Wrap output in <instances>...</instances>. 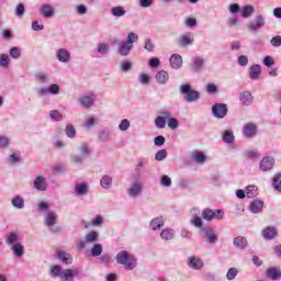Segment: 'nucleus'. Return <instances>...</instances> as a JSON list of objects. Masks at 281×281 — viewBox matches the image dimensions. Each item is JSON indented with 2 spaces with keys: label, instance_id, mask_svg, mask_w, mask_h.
<instances>
[{
  "label": "nucleus",
  "instance_id": "obj_36",
  "mask_svg": "<svg viewBox=\"0 0 281 281\" xmlns=\"http://www.w3.org/2000/svg\"><path fill=\"white\" fill-rule=\"evenodd\" d=\"M256 12V9L251 4H247L240 8V14L243 19H249Z\"/></svg>",
  "mask_w": 281,
  "mask_h": 281
},
{
  "label": "nucleus",
  "instance_id": "obj_35",
  "mask_svg": "<svg viewBox=\"0 0 281 281\" xmlns=\"http://www.w3.org/2000/svg\"><path fill=\"white\" fill-rule=\"evenodd\" d=\"M100 186L103 190H111L113 186V178L109 175H105L100 180Z\"/></svg>",
  "mask_w": 281,
  "mask_h": 281
},
{
  "label": "nucleus",
  "instance_id": "obj_61",
  "mask_svg": "<svg viewBox=\"0 0 281 281\" xmlns=\"http://www.w3.org/2000/svg\"><path fill=\"white\" fill-rule=\"evenodd\" d=\"M11 58H14L18 60V58H21V48L19 47H12L9 52Z\"/></svg>",
  "mask_w": 281,
  "mask_h": 281
},
{
  "label": "nucleus",
  "instance_id": "obj_52",
  "mask_svg": "<svg viewBox=\"0 0 281 281\" xmlns=\"http://www.w3.org/2000/svg\"><path fill=\"white\" fill-rule=\"evenodd\" d=\"M190 223L191 225H193V227H198V229L203 228V220L201 218V216L191 217Z\"/></svg>",
  "mask_w": 281,
  "mask_h": 281
},
{
  "label": "nucleus",
  "instance_id": "obj_44",
  "mask_svg": "<svg viewBox=\"0 0 281 281\" xmlns=\"http://www.w3.org/2000/svg\"><path fill=\"white\" fill-rule=\"evenodd\" d=\"M111 14L116 18L124 16L126 14V9L122 5L113 7L111 9Z\"/></svg>",
  "mask_w": 281,
  "mask_h": 281
},
{
  "label": "nucleus",
  "instance_id": "obj_34",
  "mask_svg": "<svg viewBox=\"0 0 281 281\" xmlns=\"http://www.w3.org/2000/svg\"><path fill=\"white\" fill-rule=\"evenodd\" d=\"M75 276H78V270L66 269L61 271L60 279L63 281H74Z\"/></svg>",
  "mask_w": 281,
  "mask_h": 281
},
{
  "label": "nucleus",
  "instance_id": "obj_47",
  "mask_svg": "<svg viewBox=\"0 0 281 281\" xmlns=\"http://www.w3.org/2000/svg\"><path fill=\"white\" fill-rule=\"evenodd\" d=\"M246 196L248 199H254V198L258 196V187H256V186H248L246 188Z\"/></svg>",
  "mask_w": 281,
  "mask_h": 281
},
{
  "label": "nucleus",
  "instance_id": "obj_31",
  "mask_svg": "<svg viewBox=\"0 0 281 281\" xmlns=\"http://www.w3.org/2000/svg\"><path fill=\"white\" fill-rule=\"evenodd\" d=\"M19 240H20V237L16 232H11L8 235H5V244L9 247H12V245H16L18 243H21Z\"/></svg>",
  "mask_w": 281,
  "mask_h": 281
},
{
  "label": "nucleus",
  "instance_id": "obj_45",
  "mask_svg": "<svg viewBox=\"0 0 281 281\" xmlns=\"http://www.w3.org/2000/svg\"><path fill=\"white\" fill-rule=\"evenodd\" d=\"M8 164H10L11 166L21 164V151L11 154L8 158Z\"/></svg>",
  "mask_w": 281,
  "mask_h": 281
},
{
  "label": "nucleus",
  "instance_id": "obj_19",
  "mask_svg": "<svg viewBox=\"0 0 281 281\" xmlns=\"http://www.w3.org/2000/svg\"><path fill=\"white\" fill-rule=\"evenodd\" d=\"M202 232H204L205 237H206V243H209V245H214L216 243H218V236H216V233L214 232L213 228H202Z\"/></svg>",
  "mask_w": 281,
  "mask_h": 281
},
{
  "label": "nucleus",
  "instance_id": "obj_13",
  "mask_svg": "<svg viewBox=\"0 0 281 281\" xmlns=\"http://www.w3.org/2000/svg\"><path fill=\"white\" fill-rule=\"evenodd\" d=\"M56 58L59 63H70L71 61V52L67 48H58L56 50Z\"/></svg>",
  "mask_w": 281,
  "mask_h": 281
},
{
  "label": "nucleus",
  "instance_id": "obj_55",
  "mask_svg": "<svg viewBox=\"0 0 281 281\" xmlns=\"http://www.w3.org/2000/svg\"><path fill=\"white\" fill-rule=\"evenodd\" d=\"M109 49H110V46L106 43H99L97 46V52L102 56H104V54H108Z\"/></svg>",
  "mask_w": 281,
  "mask_h": 281
},
{
  "label": "nucleus",
  "instance_id": "obj_60",
  "mask_svg": "<svg viewBox=\"0 0 281 281\" xmlns=\"http://www.w3.org/2000/svg\"><path fill=\"white\" fill-rule=\"evenodd\" d=\"M166 157H168V151L166 149H160L155 155L156 161H164Z\"/></svg>",
  "mask_w": 281,
  "mask_h": 281
},
{
  "label": "nucleus",
  "instance_id": "obj_54",
  "mask_svg": "<svg viewBox=\"0 0 281 281\" xmlns=\"http://www.w3.org/2000/svg\"><path fill=\"white\" fill-rule=\"evenodd\" d=\"M66 136L69 137V139H74L76 137V127L74 125L68 124L65 130Z\"/></svg>",
  "mask_w": 281,
  "mask_h": 281
},
{
  "label": "nucleus",
  "instance_id": "obj_22",
  "mask_svg": "<svg viewBox=\"0 0 281 281\" xmlns=\"http://www.w3.org/2000/svg\"><path fill=\"white\" fill-rule=\"evenodd\" d=\"M169 63L172 69H181V67L183 66V58L181 57V55L173 54L171 55Z\"/></svg>",
  "mask_w": 281,
  "mask_h": 281
},
{
  "label": "nucleus",
  "instance_id": "obj_43",
  "mask_svg": "<svg viewBox=\"0 0 281 281\" xmlns=\"http://www.w3.org/2000/svg\"><path fill=\"white\" fill-rule=\"evenodd\" d=\"M10 55L8 54H0V68L1 69H8L10 67Z\"/></svg>",
  "mask_w": 281,
  "mask_h": 281
},
{
  "label": "nucleus",
  "instance_id": "obj_5",
  "mask_svg": "<svg viewBox=\"0 0 281 281\" xmlns=\"http://www.w3.org/2000/svg\"><path fill=\"white\" fill-rule=\"evenodd\" d=\"M98 240H100V234L95 231H91L85 235V240H79L77 243V248L85 249L87 245H93L94 243H98Z\"/></svg>",
  "mask_w": 281,
  "mask_h": 281
},
{
  "label": "nucleus",
  "instance_id": "obj_17",
  "mask_svg": "<svg viewBox=\"0 0 281 281\" xmlns=\"http://www.w3.org/2000/svg\"><path fill=\"white\" fill-rule=\"evenodd\" d=\"M273 164H276V159H273L271 156H267L259 162V168L263 172H269V170L273 168Z\"/></svg>",
  "mask_w": 281,
  "mask_h": 281
},
{
  "label": "nucleus",
  "instance_id": "obj_24",
  "mask_svg": "<svg viewBox=\"0 0 281 281\" xmlns=\"http://www.w3.org/2000/svg\"><path fill=\"white\" fill-rule=\"evenodd\" d=\"M262 207H265V202L261 200H254L249 204V210L252 214H260V212H262Z\"/></svg>",
  "mask_w": 281,
  "mask_h": 281
},
{
  "label": "nucleus",
  "instance_id": "obj_18",
  "mask_svg": "<svg viewBox=\"0 0 281 281\" xmlns=\"http://www.w3.org/2000/svg\"><path fill=\"white\" fill-rule=\"evenodd\" d=\"M33 187L38 192H45V190H47L48 187L47 179H45V177L43 176H37L33 181Z\"/></svg>",
  "mask_w": 281,
  "mask_h": 281
},
{
  "label": "nucleus",
  "instance_id": "obj_4",
  "mask_svg": "<svg viewBox=\"0 0 281 281\" xmlns=\"http://www.w3.org/2000/svg\"><path fill=\"white\" fill-rule=\"evenodd\" d=\"M35 91L38 98H45V95H58V93H60V86L53 83L48 87L36 88Z\"/></svg>",
  "mask_w": 281,
  "mask_h": 281
},
{
  "label": "nucleus",
  "instance_id": "obj_29",
  "mask_svg": "<svg viewBox=\"0 0 281 281\" xmlns=\"http://www.w3.org/2000/svg\"><path fill=\"white\" fill-rule=\"evenodd\" d=\"M35 80L41 85H49V82L52 81V77L45 71H40L35 74Z\"/></svg>",
  "mask_w": 281,
  "mask_h": 281
},
{
  "label": "nucleus",
  "instance_id": "obj_53",
  "mask_svg": "<svg viewBox=\"0 0 281 281\" xmlns=\"http://www.w3.org/2000/svg\"><path fill=\"white\" fill-rule=\"evenodd\" d=\"M49 117L54 122H60V121H63V113H60V111H58V110H53L49 112Z\"/></svg>",
  "mask_w": 281,
  "mask_h": 281
},
{
  "label": "nucleus",
  "instance_id": "obj_62",
  "mask_svg": "<svg viewBox=\"0 0 281 281\" xmlns=\"http://www.w3.org/2000/svg\"><path fill=\"white\" fill-rule=\"evenodd\" d=\"M236 276H238V269L236 268H231L226 273L227 280H236Z\"/></svg>",
  "mask_w": 281,
  "mask_h": 281
},
{
  "label": "nucleus",
  "instance_id": "obj_32",
  "mask_svg": "<svg viewBox=\"0 0 281 281\" xmlns=\"http://www.w3.org/2000/svg\"><path fill=\"white\" fill-rule=\"evenodd\" d=\"M260 74H262L260 65H252L249 68L250 80H258L260 78Z\"/></svg>",
  "mask_w": 281,
  "mask_h": 281
},
{
  "label": "nucleus",
  "instance_id": "obj_2",
  "mask_svg": "<svg viewBox=\"0 0 281 281\" xmlns=\"http://www.w3.org/2000/svg\"><path fill=\"white\" fill-rule=\"evenodd\" d=\"M180 93L183 95L186 102H196L199 98H201V94L199 91L192 89V85L190 83H183L180 86Z\"/></svg>",
  "mask_w": 281,
  "mask_h": 281
},
{
  "label": "nucleus",
  "instance_id": "obj_6",
  "mask_svg": "<svg viewBox=\"0 0 281 281\" xmlns=\"http://www.w3.org/2000/svg\"><path fill=\"white\" fill-rule=\"evenodd\" d=\"M224 216H225V212H223V210L204 209L202 211V218H204V221H213V218H217V221H222Z\"/></svg>",
  "mask_w": 281,
  "mask_h": 281
},
{
  "label": "nucleus",
  "instance_id": "obj_23",
  "mask_svg": "<svg viewBox=\"0 0 281 281\" xmlns=\"http://www.w3.org/2000/svg\"><path fill=\"white\" fill-rule=\"evenodd\" d=\"M11 251L15 258H23L25 255V246L22 243L13 244L11 246Z\"/></svg>",
  "mask_w": 281,
  "mask_h": 281
},
{
  "label": "nucleus",
  "instance_id": "obj_11",
  "mask_svg": "<svg viewBox=\"0 0 281 281\" xmlns=\"http://www.w3.org/2000/svg\"><path fill=\"white\" fill-rule=\"evenodd\" d=\"M243 134L247 139L256 137V135H258V125H256V123H248L244 125Z\"/></svg>",
  "mask_w": 281,
  "mask_h": 281
},
{
  "label": "nucleus",
  "instance_id": "obj_3",
  "mask_svg": "<svg viewBox=\"0 0 281 281\" xmlns=\"http://www.w3.org/2000/svg\"><path fill=\"white\" fill-rule=\"evenodd\" d=\"M144 193V182L140 180H135L130 184V187L126 189V194L130 199H137L138 196H142Z\"/></svg>",
  "mask_w": 281,
  "mask_h": 281
},
{
  "label": "nucleus",
  "instance_id": "obj_21",
  "mask_svg": "<svg viewBox=\"0 0 281 281\" xmlns=\"http://www.w3.org/2000/svg\"><path fill=\"white\" fill-rule=\"evenodd\" d=\"M40 14H42L44 19H52V16L55 14L54 7L49 3L43 4L40 8Z\"/></svg>",
  "mask_w": 281,
  "mask_h": 281
},
{
  "label": "nucleus",
  "instance_id": "obj_58",
  "mask_svg": "<svg viewBox=\"0 0 281 281\" xmlns=\"http://www.w3.org/2000/svg\"><path fill=\"white\" fill-rule=\"evenodd\" d=\"M273 188L278 192H281V173H277L273 178Z\"/></svg>",
  "mask_w": 281,
  "mask_h": 281
},
{
  "label": "nucleus",
  "instance_id": "obj_57",
  "mask_svg": "<svg viewBox=\"0 0 281 281\" xmlns=\"http://www.w3.org/2000/svg\"><path fill=\"white\" fill-rule=\"evenodd\" d=\"M128 128H131V121H128V119H123L119 124V130L126 132Z\"/></svg>",
  "mask_w": 281,
  "mask_h": 281
},
{
  "label": "nucleus",
  "instance_id": "obj_26",
  "mask_svg": "<svg viewBox=\"0 0 281 281\" xmlns=\"http://www.w3.org/2000/svg\"><path fill=\"white\" fill-rule=\"evenodd\" d=\"M134 45L127 44L126 41H123L119 44L117 52L120 56H128L131 54V50L133 49Z\"/></svg>",
  "mask_w": 281,
  "mask_h": 281
},
{
  "label": "nucleus",
  "instance_id": "obj_27",
  "mask_svg": "<svg viewBox=\"0 0 281 281\" xmlns=\"http://www.w3.org/2000/svg\"><path fill=\"white\" fill-rule=\"evenodd\" d=\"M165 222H164V217H154L150 223H149V228L153 232H159V229H161V227H164Z\"/></svg>",
  "mask_w": 281,
  "mask_h": 281
},
{
  "label": "nucleus",
  "instance_id": "obj_64",
  "mask_svg": "<svg viewBox=\"0 0 281 281\" xmlns=\"http://www.w3.org/2000/svg\"><path fill=\"white\" fill-rule=\"evenodd\" d=\"M270 45H272V47H281V36L277 35L272 37L270 41Z\"/></svg>",
  "mask_w": 281,
  "mask_h": 281
},
{
  "label": "nucleus",
  "instance_id": "obj_16",
  "mask_svg": "<svg viewBox=\"0 0 281 281\" xmlns=\"http://www.w3.org/2000/svg\"><path fill=\"white\" fill-rule=\"evenodd\" d=\"M265 27V16L257 15L256 20L248 23V30L250 32H258V30Z\"/></svg>",
  "mask_w": 281,
  "mask_h": 281
},
{
  "label": "nucleus",
  "instance_id": "obj_56",
  "mask_svg": "<svg viewBox=\"0 0 281 281\" xmlns=\"http://www.w3.org/2000/svg\"><path fill=\"white\" fill-rule=\"evenodd\" d=\"M160 186L164 188H170V186H172V179L167 175L161 176Z\"/></svg>",
  "mask_w": 281,
  "mask_h": 281
},
{
  "label": "nucleus",
  "instance_id": "obj_40",
  "mask_svg": "<svg viewBox=\"0 0 281 281\" xmlns=\"http://www.w3.org/2000/svg\"><path fill=\"white\" fill-rule=\"evenodd\" d=\"M267 278H269L270 280H280L281 271L278 268H269L267 270Z\"/></svg>",
  "mask_w": 281,
  "mask_h": 281
},
{
  "label": "nucleus",
  "instance_id": "obj_14",
  "mask_svg": "<svg viewBox=\"0 0 281 281\" xmlns=\"http://www.w3.org/2000/svg\"><path fill=\"white\" fill-rule=\"evenodd\" d=\"M194 43V34L187 32L178 38V45L180 47H188V45H192Z\"/></svg>",
  "mask_w": 281,
  "mask_h": 281
},
{
  "label": "nucleus",
  "instance_id": "obj_59",
  "mask_svg": "<svg viewBox=\"0 0 281 281\" xmlns=\"http://www.w3.org/2000/svg\"><path fill=\"white\" fill-rule=\"evenodd\" d=\"M144 49L149 53L155 52V44L153 43L151 38H145Z\"/></svg>",
  "mask_w": 281,
  "mask_h": 281
},
{
  "label": "nucleus",
  "instance_id": "obj_63",
  "mask_svg": "<svg viewBox=\"0 0 281 281\" xmlns=\"http://www.w3.org/2000/svg\"><path fill=\"white\" fill-rule=\"evenodd\" d=\"M10 146V137L0 135V148H8Z\"/></svg>",
  "mask_w": 281,
  "mask_h": 281
},
{
  "label": "nucleus",
  "instance_id": "obj_51",
  "mask_svg": "<svg viewBox=\"0 0 281 281\" xmlns=\"http://www.w3.org/2000/svg\"><path fill=\"white\" fill-rule=\"evenodd\" d=\"M137 41H139V35L135 32H131L127 34L125 43L133 45L134 43H137Z\"/></svg>",
  "mask_w": 281,
  "mask_h": 281
},
{
  "label": "nucleus",
  "instance_id": "obj_7",
  "mask_svg": "<svg viewBox=\"0 0 281 281\" xmlns=\"http://www.w3.org/2000/svg\"><path fill=\"white\" fill-rule=\"evenodd\" d=\"M44 223L47 227H49L50 232H58V229H56L54 227V225H56V223H58V214H56V212L54 211H48L45 215H44Z\"/></svg>",
  "mask_w": 281,
  "mask_h": 281
},
{
  "label": "nucleus",
  "instance_id": "obj_48",
  "mask_svg": "<svg viewBox=\"0 0 281 281\" xmlns=\"http://www.w3.org/2000/svg\"><path fill=\"white\" fill-rule=\"evenodd\" d=\"M52 278H60L63 276V268L58 265L50 268Z\"/></svg>",
  "mask_w": 281,
  "mask_h": 281
},
{
  "label": "nucleus",
  "instance_id": "obj_38",
  "mask_svg": "<svg viewBox=\"0 0 281 281\" xmlns=\"http://www.w3.org/2000/svg\"><path fill=\"white\" fill-rule=\"evenodd\" d=\"M161 240H173L175 239V229L165 228L160 232Z\"/></svg>",
  "mask_w": 281,
  "mask_h": 281
},
{
  "label": "nucleus",
  "instance_id": "obj_46",
  "mask_svg": "<svg viewBox=\"0 0 281 281\" xmlns=\"http://www.w3.org/2000/svg\"><path fill=\"white\" fill-rule=\"evenodd\" d=\"M98 137L100 142H103V143L111 142V131L102 130L99 132Z\"/></svg>",
  "mask_w": 281,
  "mask_h": 281
},
{
  "label": "nucleus",
  "instance_id": "obj_50",
  "mask_svg": "<svg viewBox=\"0 0 281 281\" xmlns=\"http://www.w3.org/2000/svg\"><path fill=\"white\" fill-rule=\"evenodd\" d=\"M80 155L83 157H89L91 155V147L88 144L82 143L79 147Z\"/></svg>",
  "mask_w": 281,
  "mask_h": 281
},
{
  "label": "nucleus",
  "instance_id": "obj_33",
  "mask_svg": "<svg viewBox=\"0 0 281 281\" xmlns=\"http://www.w3.org/2000/svg\"><path fill=\"white\" fill-rule=\"evenodd\" d=\"M239 100L241 104L249 106V104L254 103V95H251L249 91H245L239 94Z\"/></svg>",
  "mask_w": 281,
  "mask_h": 281
},
{
  "label": "nucleus",
  "instance_id": "obj_41",
  "mask_svg": "<svg viewBox=\"0 0 281 281\" xmlns=\"http://www.w3.org/2000/svg\"><path fill=\"white\" fill-rule=\"evenodd\" d=\"M233 245H235L237 249H245L247 247V238L243 236L235 237Z\"/></svg>",
  "mask_w": 281,
  "mask_h": 281
},
{
  "label": "nucleus",
  "instance_id": "obj_28",
  "mask_svg": "<svg viewBox=\"0 0 281 281\" xmlns=\"http://www.w3.org/2000/svg\"><path fill=\"white\" fill-rule=\"evenodd\" d=\"M57 258L64 265H71L74 262V259L71 258V254L66 252L64 250L57 251Z\"/></svg>",
  "mask_w": 281,
  "mask_h": 281
},
{
  "label": "nucleus",
  "instance_id": "obj_49",
  "mask_svg": "<svg viewBox=\"0 0 281 281\" xmlns=\"http://www.w3.org/2000/svg\"><path fill=\"white\" fill-rule=\"evenodd\" d=\"M91 256L92 258H98L102 256V246L100 244H94L91 248Z\"/></svg>",
  "mask_w": 281,
  "mask_h": 281
},
{
  "label": "nucleus",
  "instance_id": "obj_12",
  "mask_svg": "<svg viewBox=\"0 0 281 281\" xmlns=\"http://www.w3.org/2000/svg\"><path fill=\"white\" fill-rule=\"evenodd\" d=\"M187 265H188L189 269H193L194 271H201V269H203V267L205 266L203 263V260L196 256L189 257Z\"/></svg>",
  "mask_w": 281,
  "mask_h": 281
},
{
  "label": "nucleus",
  "instance_id": "obj_1",
  "mask_svg": "<svg viewBox=\"0 0 281 281\" xmlns=\"http://www.w3.org/2000/svg\"><path fill=\"white\" fill-rule=\"evenodd\" d=\"M116 262L117 265H124L127 271H133L137 267V258L126 250H122L116 255Z\"/></svg>",
  "mask_w": 281,
  "mask_h": 281
},
{
  "label": "nucleus",
  "instance_id": "obj_10",
  "mask_svg": "<svg viewBox=\"0 0 281 281\" xmlns=\"http://www.w3.org/2000/svg\"><path fill=\"white\" fill-rule=\"evenodd\" d=\"M95 102V93H90L86 95H81L78 98V103L83 109H91Z\"/></svg>",
  "mask_w": 281,
  "mask_h": 281
},
{
  "label": "nucleus",
  "instance_id": "obj_42",
  "mask_svg": "<svg viewBox=\"0 0 281 281\" xmlns=\"http://www.w3.org/2000/svg\"><path fill=\"white\" fill-rule=\"evenodd\" d=\"M75 192H77L78 196H85L89 192V186L87 183L76 184Z\"/></svg>",
  "mask_w": 281,
  "mask_h": 281
},
{
  "label": "nucleus",
  "instance_id": "obj_39",
  "mask_svg": "<svg viewBox=\"0 0 281 281\" xmlns=\"http://www.w3.org/2000/svg\"><path fill=\"white\" fill-rule=\"evenodd\" d=\"M11 203L15 210H23L25 207V200H23V196L21 195H15L12 200Z\"/></svg>",
  "mask_w": 281,
  "mask_h": 281
},
{
  "label": "nucleus",
  "instance_id": "obj_30",
  "mask_svg": "<svg viewBox=\"0 0 281 281\" xmlns=\"http://www.w3.org/2000/svg\"><path fill=\"white\" fill-rule=\"evenodd\" d=\"M222 139L224 144H234V142H236V136H234V131L225 130L222 133Z\"/></svg>",
  "mask_w": 281,
  "mask_h": 281
},
{
  "label": "nucleus",
  "instance_id": "obj_25",
  "mask_svg": "<svg viewBox=\"0 0 281 281\" xmlns=\"http://www.w3.org/2000/svg\"><path fill=\"white\" fill-rule=\"evenodd\" d=\"M265 240H273L278 236V229L273 226H268L262 231Z\"/></svg>",
  "mask_w": 281,
  "mask_h": 281
},
{
  "label": "nucleus",
  "instance_id": "obj_9",
  "mask_svg": "<svg viewBox=\"0 0 281 281\" xmlns=\"http://www.w3.org/2000/svg\"><path fill=\"white\" fill-rule=\"evenodd\" d=\"M227 111V104L225 103H215L212 106V114L214 117H217V120H223V117H226Z\"/></svg>",
  "mask_w": 281,
  "mask_h": 281
},
{
  "label": "nucleus",
  "instance_id": "obj_8",
  "mask_svg": "<svg viewBox=\"0 0 281 281\" xmlns=\"http://www.w3.org/2000/svg\"><path fill=\"white\" fill-rule=\"evenodd\" d=\"M148 164H150V160L148 159V157L137 158L136 164L134 166L136 177H140L142 172H146V169L148 168Z\"/></svg>",
  "mask_w": 281,
  "mask_h": 281
},
{
  "label": "nucleus",
  "instance_id": "obj_37",
  "mask_svg": "<svg viewBox=\"0 0 281 281\" xmlns=\"http://www.w3.org/2000/svg\"><path fill=\"white\" fill-rule=\"evenodd\" d=\"M191 158L193 159V161H195L196 164H205L207 156H205L203 154V151H199V150H194L191 154Z\"/></svg>",
  "mask_w": 281,
  "mask_h": 281
},
{
  "label": "nucleus",
  "instance_id": "obj_15",
  "mask_svg": "<svg viewBox=\"0 0 281 281\" xmlns=\"http://www.w3.org/2000/svg\"><path fill=\"white\" fill-rule=\"evenodd\" d=\"M205 67V59L201 56H195L192 58L190 68L192 71L199 72L201 69H204Z\"/></svg>",
  "mask_w": 281,
  "mask_h": 281
},
{
  "label": "nucleus",
  "instance_id": "obj_20",
  "mask_svg": "<svg viewBox=\"0 0 281 281\" xmlns=\"http://www.w3.org/2000/svg\"><path fill=\"white\" fill-rule=\"evenodd\" d=\"M155 79L158 85H168V82H170V74H168L166 70H159L156 74Z\"/></svg>",
  "mask_w": 281,
  "mask_h": 281
}]
</instances>
